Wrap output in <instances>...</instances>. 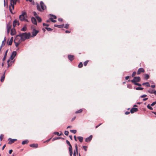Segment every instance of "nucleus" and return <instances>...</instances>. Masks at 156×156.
<instances>
[{
	"instance_id": "nucleus-62",
	"label": "nucleus",
	"mask_w": 156,
	"mask_h": 156,
	"mask_svg": "<svg viewBox=\"0 0 156 156\" xmlns=\"http://www.w3.org/2000/svg\"><path fill=\"white\" fill-rule=\"evenodd\" d=\"M129 76H126L125 77V79L126 80H127L129 78Z\"/></svg>"
},
{
	"instance_id": "nucleus-47",
	"label": "nucleus",
	"mask_w": 156,
	"mask_h": 156,
	"mask_svg": "<svg viewBox=\"0 0 156 156\" xmlns=\"http://www.w3.org/2000/svg\"><path fill=\"white\" fill-rule=\"evenodd\" d=\"M50 15L52 16L54 19H56V18H57V17L55 15H54L53 14H50Z\"/></svg>"
},
{
	"instance_id": "nucleus-50",
	"label": "nucleus",
	"mask_w": 156,
	"mask_h": 156,
	"mask_svg": "<svg viewBox=\"0 0 156 156\" xmlns=\"http://www.w3.org/2000/svg\"><path fill=\"white\" fill-rule=\"evenodd\" d=\"M4 41H2L1 45V46L0 47H1V48H2V47L5 44V43H4Z\"/></svg>"
},
{
	"instance_id": "nucleus-54",
	"label": "nucleus",
	"mask_w": 156,
	"mask_h": 156,
	"mask_svg": "<svg viewBox=\"0 0 156 156\" xmlns=\"http://www.w3.org/2000/svg\"><path fill=\"white\" fill-rule=\"evenodd\" d=\"M43 26H47V27H48L49 26V25L48 24H46L45 23H43Z\"/></svg>"
},
{
	"instance_id": "nucleus-34",
	"label": "nucleus",
	"mask_w": 156,
	"mask_h": 156,
	"mask_svg": "<svg viewBox=\"0 0 156 156\" xmlns=\"http://www.w3.org/2000/svg\"><path fill=\"white\" fill-rule=\"evenodd\" d=\"M143 89V88L140 87H137L136 88V89L137 90H142Z\"/></svg>"
},
{
	"instance_id": "nucleus-44",
	"label": "nucleus",
	"mask_w": 156,
	"mask_h": 156,
	"mask_svg": "<svg viewBox=\"0 0 156 156\" xmlns=\"http://www.w3.org/2000/svg\"><path fill=\"white\" fill-rule=\"evenodd\" d=\"M87 147L86 146H84L83 147V149H84V150H85V151H86L87 150Z\"/></svg>"
},
{
	"instance_id": "nucleus-12",
	"label": "nucleus",
	"mask_w": 156,
	"mask_h": 156,
	"mask_svg": "<svg viewBox=\"0 0 156 156\" xmlns=\"http://www.w3.org/2000/svg\"><path fill=\"white\" fill-rule=\"evenodd\" d=\"M138 109L137 108H132L130 111V112L131 113H133L135 112H136L138 111Z\"/></svg>"
},
{
	"instance_id": "nucleus-30",
	"label": "nucleus",
	"mask_w": 156,
	"mask_h": 156,
	"mask_svg": "<svg viewBox=\"0 0 156 156\" xmlns=\"http://www.w3.org/2000/svg\"><path fill=\"white\" fill-rule=\"evenodd\" d=\"M83 111V110L81 109H79V110L75 112V113L76 114H77L79 113H81Z\"/></svg>"
},
{
	"instance_id": "nucleus-38",
	"label": "nucleus",
	"mask_w": 156,
	"mask_h": 156,
	"mask_svg": "<svg viewBox=\"0 0 156 156\" xmlns=\"http://www.w3.org/2000/svg\"><path fill=\"white\" fill-rule=\"evenodd\" d=\"M61 138H62L61 137H55V138H53L52 140L53 141H54L55 140H58V139H61Z\"/></svg>"
},
{
	"instance_id": "nucleus-60",
	"label": "nucleus",
	"mask_w": 156,
	"mask_h": 156,
	"mask_svg": "<svg viewBox=\"0 0 156 156\" xmlns=\"http://www.w3.org/2000/svg\"><path fill=\"white\" fill-rule=\"evenodd\" d=\"M130 113V112H129L126 111V112L125 114L126 115H128Z\"/></svg>"
},
{
	"instance_id": "nucleus-2",
	"label": "nucleus",
	"mask_w": 156,
	"mask_h": 156,
	"mask_svg": "<svg viewBox=\"0 0 156 156\" xmlns=\"http://www.w3.org/2000/svg\"><path fill=\"white\" fill-rule=\"evenodd\" d=\"M40 6L39 4L37 5V9L39 11L43 12L46 8V6L42 1L40 2Z\"/></svg>"
},
{
	"instance_id": "nucleus-24",
	"label": "nucleus",
	"mask_w": 156,
	"mask_h": 156,
	"mask_svg": "<svg viewBox=\"0 0 156 156\" xmlns=\"http://www.w3.org/2000/svg\"><path fill=\"white\" fill-rule=\"evenodd\" d=\"M77 138L79 140V141L80 142H82L83 140V138L82 136H78L77 137Z\"/></svg>"
},
{
	"instance_id": "nucleus-51",
	"label": "nucleus",
	"mask_w": 156,
	"mask_h": 156,
	"mask_svg": "<svg viewBox=\"0 0 156 156\" xmlns=\"http://www.w3.org/2000/svg\"><path fill=\"white\" fill-rule=\"evenodd\" d=\"M33 13L34 15V16H35L36 18V16H37V13L35 12H34V11L33 12Z\"/></svg>"
},
{
	"instance_id": "nucleus-7",
	"label": "nucleus",
	"mask_w": 156,
	"mask_h": 156,
	"mask_svg": "<svg viewBox=\"0 0 156 156\" xmlns=\"http://www.w3.org/2000/svg\"><path fill=\"white\" fill-rule=\"evenodd\" d=\"M16 51H13L11 54V55L10 57V59L12 60L16 55Z\"/></svg>"
},
{
	"instance_id": "nucleus-37",
	"label": "nucleus",
	"mask_w": 156,
	"mask_h": 156,
	"mask_svg": "<svg viewBox=\"0 0 156 156\" xmlns=\"http://www.w3.org/2000/svg\"><path fill=\"white\" fill-rule=\"evenodd\" d=\"M149 77V75H148L147 74H145V78L146 80H147L148 79Z\"/></svg>"
},
{
	"instance_id": "nucleus-58",
	"label": "nucleus",
	"mask_w": 156,
	"mask_h": 156,
	"mask_svg": "<svg viewBox=\"0 0 156 156\" xmlns=\"http://www.w3.org/2000/svg\"><path fill=\"white\" fill-rule=\"evenodd\" d=\"M58 20L59 21H60V22H62L63 20L62 19V18H58Z\"/></svg>"
},
{
	"instance_id": "nucleus-19",
	"label": "nucleus",
	"mask_w": 156,
	"mask_h": 156,
	"mask_svg": "<svg viewBox=\"0 0 156 156\" xmlns=\"http://www.w3.org/2000/svg\"><path fill=\"white\" fill-rule=\"evenodd\" d=\"M8 51V50H7L5 52L3 58V59H2L3 61H4L5 60L6 58V56H7V53Z\"/></svg>"
},
{
	"instance_id": "nucleus-18",
	"label": "nucleus",
	"mask_w": 156,
	"mask_h": 156,
	"mask_svg": "<svg viewBox=\"0 0 156 156\" xmlns=\"http://www.w3.org/2000/svg\"><path fill=\"white\" fill-rule=\"evenodd\" d=\"M16 34V30L14 29H12L11 30V34L12 35H14Z\"/></svg>"
},
{
	"instance_id": "nucleus-1",
	"label": "nucleus",
	"mask_w": 156,
	"mask_h": 156,
	"mask_svg": "<svg viewBox=\"0 0 156 156\" xmlns=\"http://www.w3.org/2000/svg\"><path fill=\"white\" fill-rule=\"evenodd\" d=\"M20 39L22 41H24L26 39H29L31 37V35L30 33H27L25 32L23 33L19 34Z\"/></svg>"
},
{
	"instance_id": "nucleus-64",
	"label": "nucleus",
	"mask_w": 156,
	"mask_h": 156,
	"mask_svg": "<svg viewBox=\"0 0 156 156\" xmlns=\"http://www.w3.org/2000/svg\"><path fill=\"white\" fill-rule=\"evenodd\" d=\"M69 137L71 140H73V137H72V135H69Z\"/></svg>"
},
{
	"instance_id": "nucleus-29",
	"label": "nucleus",
	"mask_w": 156,
	"mask_h": 156,
	"mask_svg": "<svg viewBox=\"0 0 156 156\" xmlns=\"http://www.w3.org/2000/svg\"><path fill=\"white\" fill-rule=\"evenodd\" d=\"M69 155L70 156H72L73 154V149H69Z\"/></svg>"
},
{
	"instance_id": "nucleus-57",
	"label": "nucleus",
	"mask_w": 156,
	"mask_h": 156,
	"mask_svg": "<svg viewBox=\"0 0 156 156\" xmlns=\"http://www.w3.org/2000/svg\"><path fill=\"white\" fill-rule=\"evenodd\" d=\"M127 87H128V88H129L131 89V88H132V87H131V85H130V84H128V85H127Z\"/></svg>"
},
{
	"instance_id": "nucleus-33",
	"label": "nucleus",
	"mask_w": 156,
	"mask_h": 156,
	"mask_svg": "<svg viewBox=\"0 0 156 156\" xmlns=\"http://www.w3.org/2000/svg\"><path fill=\"white\" fill-rule=\"evenodd\" d=\"M27 30V27L25 26H24L21 30L22 31H25Z\"/></svg>"
},
{
	"instance_id": "nucleus-59",
	"label": "nucleus",
	"mask_w": 156,
	"mask_h": 156,
	"mask_svg": "<svg viewBox=\"0 0 156 156\" xmlns=\"http://www.w3.org/2000/svg\"><path fill=\"white\" fill-rule=\"evenodd\" d=\"M12 150H9V153L10 154L12 153Z\"/></svg>"
},
{
	"instance_id": "nucleus-6",
	"label": "nucleus",
	"mask_w": 156,
	"mask_h": 156,
	"mask_svg": "<svg viewBox=\"0 0 156 156\" xmlns=\"http://www.w3.org/2000/svg\"><path fill=\"white\" fill-rule=\"evenodd\" d=\"M38 32L39 31L38 30H36L35 29H33L31 33L32 35H31V37H35Z\"/></svg>"
},
{
	"instance_id": "nucleus-61",
	"label": "nucleus",
	"mask_w": 156,
	"mask_h": 156,
	"mask_svg": "<svg viewBox=\"0 0 156 156\" xmlns=\"http://www.w3.org/2000/svg\"><path fill=\"white\" fill-rule=\"evenodd\" d=\"M74 139L76 141H77L76 137V136L75 135L74 136Z\"/></svg>"
},
{
	"instance_id": "nucleus-63",
	"label": "nucleus",
	"mask_w": 156,
	"mask_h": 156,
	"mask_svg": "<svg viewBox=\"0 0 156 156\" xmlns=\"http://www.w3.org/2000/svg\"><path fill=\"white\" fill-rule=\"evenodd\" d=\"M151 87L153 88H154L155 87V85H152L151 86Z\"/></svg>"
},
{
	"instance_id": "nucleus-5",
	"label": "nucleus",
	"mask_w": 156,
	"mask_h": 156,
	"mask_svg": "<svg viewBox=\"0 0 156 156\" xmlns=\"http://www.w3.org/2000/svg\"><path fill=\"white\" fill-rule=\"evenodd\" d=\"M140 80V78L139 76H135L133 79L131 80V82L133 83H135L139 82Z\"/></svg>"
},
{
	"instance_id": "nucleus-25",
	"label": "nucleus",
	"mask_w": 156,
	"mask_h": 156,
	"mask_svg": "<svg viewBox=\"0 0 156 156\" xmlns=\"http://www.w3.org/2000/svg\"><path fill=\"white\" fill-rule=\"evenodd\" d=\"M29 143V141L27 140H25L22 141V145H24L26 144H27Z\"/></svg>"
},
{
	"instance_id": "nucleus-56",
	"label": "nucleus",
	"mask_w": 156,
	"mask_h": 156,
	"mask_svg": "<svg viewBox=\"0 0 156 156\" xmlns=\"http://www.w3.org/2000/svg\"><path fill=\"white\" fill-rule=\"evenodd\" d=\"M76 151H74V152L73 154V156H76Z\"/></svg>"
},
{
	"instance_id": "nucleus-3",
	"label": "nucleus",
	"mask_w": 156,
	"mask_h": 156,
	"mask_svg": "<svg viewBox=\"0 0 156 156\" xmlns=\"http://www.w3.org/2000/svg\"><path fill=\"white\" fill-rule=\"evenodd\" d=\"M10 5L9 6V10L10 12L12 14H13L12 12V10L14 9V5L16 4V3L18 1H15L14 0H10Z\"/></svg>"
},
{
	"instance_id": "nucleus-40",
	"label": "nucleus",
	"mask_w": 156,
	"mask_h": 156,
	"mask_svg": "<svg viewBox=\"0 0 156 156\" xmlns=\"http://www.w3.org/2000/svg\"><path fill=\"white\" fill-rule=\"evenodd\" d=\"M75 149H76V150L75 151H76V154H77L78 153V147H77V145L76 144L75 145Z\"/></svg>"
},
{
	"instance_id": "nucleus-36",
	"label": "nucleus",
	"mask_w": 156,
	"mask_h": 156,
	"mask_svg": "<svg viewBox=\"0 0 156 156\" xmlns=\"http://www.w3.org/2000/svg\"><path fill=\"white\" fill-rule=\"evenodd\" d=\"M83 66V63L82 62H80L78 66L79 68H80L82 67Z\"/></svg>"
},
{
	"instance_id": "nucleus-43",
	"label": "nucleus",
	"mask_w": 156,
	"mask_h": 156,
	"mask_svg": "<svg viewBox=\"0 0 156 156\" xmlns=\"http://www.w3.org/2000/svg\"><path fill=\"white\" fill-rule=\"evenodd\" d=\"M69 132L68 131H65L64 132V134L66 136H68L69 135Z\"/></svg>"
},
{
	"instance_id": "nucleus-41",
	"label": "nucleus",
	"mask_w": 156,
	"mask_h": 156,
	"mask_svg": "<svg viewBox=\"0 0 156 156\" xmlns=\"http://www.w3.org/2000/svg\"><path fill=\"white\" fill-rule=\"evenodd\" d=\"M69 26V24L67 23V24H66V25L64 27L65 28L67 29L68 28Z\"/></svg>"
},
{
	"instance_id": "nucleus-23",
	"label": "nucleus",
	"mask_w": 156,
	"mask_h": 156,
	"mask_svg": "<svg viewBox=\"0 0 156 156\" xmlns=\"http://www.w3.org/2000/svg\"><path fill=\"white\" fill-rule=\"evenodd\" d=\"M18 23V21L17 20H14L13 22V27H14Z\"/></svg>"
},
{
	"instance_id": "nucleus-15",
	"label": "nucleus",
	"mask_w": 156,
	"mask_h": 156,
	"mask_svg": "<svg viewBox=\"0 0 156 156\" xmlns=\"http://www.w3.org/2000/svg\"><path fill=\"white\" fill-rule=\"evenodd\" d=\"M30 147H32L37 148L38 147V145L37 144H30Z\"/></svg>"
},
{
	"instance_id": "nucleus-9",
	"label": "nucleus",
	"mask_w": 156,
	"mask_h": 156,
	"mask_svg": "<svg viewBox=\"0 0 156 156\" xmlns=\"http://www.w3.org/2000/svg\"><path fill=\"white\" fill-rule=\"evenodd\" d=\"M8 140H9V142L8 144H11L12 143H13L15 141L17 140V139H12L10 138H9L8 139Z\"/></svg>"
},
{
	"instance_id": "nucleus-39",
	"label": "nucleus",
	"mask_w": 156,
	"mask_h": 156,
	"mask_svg": "<svg viewBox=\"0 0 156 156\" xmlns=\"http://www.w3.org/2000/svg\"><path fill=\"white\" fill-rule=\"evenodd\" d=\"M70 132L74 134H75L76 132V130H70Z\"/></svg>"
},
{
	"instance_id": "nucleus-13",
	"label": "nucleus",
	"mask_w": 156,
	"mask_h": 156,
	"mask_svg": "<svg viewBox=\"0 0 156 156\" xmlns=\"http://www.w3.org/2000/svg\"><path fill=\"white\" fill-rule=\"evenodd\" d=\"M31 21L32 23L35 25H37V20L34 17H32L31 18Z\"/></svg>"
},
{
	"instance_id": "nucleus-10",
	"label": "nucleus",
	"mask_w": 156,
	"mask_h": 156,
	"mask_svg": "<svg viewBox=\"0 0 156 156\" xmlns=\"http://www.w3.org/2000/svg\"><path fill=\"white\" fill-rule=\"evenodd\" d=\"M92 138V136L91 135L89 137L86 138L85 139V141L87 142H89L91 140Z\"/></svg>"
},
{
	"instance_id": "nucleus-21",
	"label": "nucleus",
	"mask_w": 156,
	"mask_h": 156,
	"mask_svg": "<svg viewBox=\"0 0 156 156\" xmlns=\"http://www.w3.org/2000/svg\"><path fill=\"white\" fill-rule=\"evenodd\" d=\"M5 77V75H4V74H2V76H1V79H0V81L2 82H3L4 81V80Z\"/></svg>"
},
{
	"instance_id": "nucleus-53",
	"label": "nucleus",
	"mask_w": 156,
	"mask_h": 156,
	"mask_svg": "<svg viewBox=\"0 0 156 156\" xmlns=\"http://www.w3.org/2000/svg\"><path fill=\"white\" fill-rule=\"evenodd\" d=\"M147 96V95L146 94H144L142 95H141L140 97L141 98H144L146 97Z\"/></svg>"
},
{
	"instance_id": "nucleus-14",
	"label": "nucleus",
	"mask_w": 156,
	"mask_h": 156,
	"mask_svg": "<svg viewBox=\"0 0 156 156\" xmlns=\"http://www.w3.org/2000/svg\"><path fill=\"white\" fill-rule=\"evenodd\" d=\"M74 57V56L73 55H68V59L71 61H73V60Z\"/></svg>"
},
{
	"instance_id": "nucleus-17",
	"label": "nucleus",
	"mask_w": 156,
	"mask_h": 156,
	"mask_svg": "<svg viewBox=\"0 0 156 156\" xmlns=\"http://www.w3.org/2000/svg\"><path fill=\"white\" fill-rule=\"evenodd\" d=\"M64 25V24H62V25H60L55 24L54 26L55 27H57L59 28H62L63 27Z\"/></svg>"
},
{
	"instance_id": "nucleus-49",
	"label": "nucleus",
	"mask_w": 156,
	"mask_h": 156,
	"mask_svg": "<svg viewBox=\"0 0 156 156\" xmlns=\"http://www.w3.org/2000/svg\"><path fill=\"white\" fill-rule=\"evenodd\" d=\"M136 74V72L135 71H134L133 72L132 74V76L133 77Z\"/></svg>"
},
{
	"instance_id": "nucleus-31",
	"label": "nucleus",
	"mask_w": 156,
	"mask_h": 156,
	"mask_svg": "<svg viewBox=\"0 0 156 156\" xmlns=\"http://www.w3.org/2000/svg\"><path fill=\"white\" fill-rule=\"evenodd\" d=\"M151 106V105H150L149 104H148L147 106V107L148 109L151 110H153V108Z\"/></svg>"
},
{
	"instance_id": "nucleus-8",
	"label": "nucleus",
	"mask_w": 156,
	"mask_h": 156,
	"mask_svg": "<svg viewBox=\"0 0 156 156\" xmlns=\"http://www.w3.org/2000/svg\"><path fill=\"white\" fill-rule=\"evenodd\" d=\"M145 70L142 68H140L137 71V74L138 75L140 74L141 73H144Z\"/></svg>"
},
{
	"instance_id": "nucleus-48",
	"label": "nucleus",
	"mask_w": 156,
	"mask_h": 156,
	"mask_svg": "<svg viewBox=\"0 0 156 156\" xmlns=\"http://www.w3.org/2000/svg\"><path fill=\"white\" fill-rule=\"evenodd\" d=\"M156 104V101H154L153 102L151 105V106H154Z\"/></svg>"
},
{
	"instance_id": "nucleus-42",
	"label": "nucleus",
	"mask_w": 156,
	"mask_h": 156,
	"mask_svg": "<svg viewBox=\"0 0 156 156\" xmlns=\"http://www.w3.org/2000/svg\"><path fill=\"white\" fill-rule=\"evenodd\" d=\"M50 19L53 23H55L56 22V20H53L52 18H50Z\"/></svg>"
},
{
	"instance_id": "nucleus-20",
	"label": "nucleus",
	"mask_w": 156,
	"mask_h": 156,
	"mask_svg": "<svg viewBox=\"0 0 156 156\" xmlns=\"http://www.w3.org/2000/svg\"><path fill=\"white\" fill-rule=\"evenodd\" d=\"M7 29H9L10 30H11V25L10 24V22H9L7 24Z\"/></svg>"
},
{
	"instance_id": "nucleus-27",
	"label": "nucleus",
	"mask_w": 156,
	"mask_h": 156,
	"mask_svg": "<svg viewBox=\"0 0 156 156\" xmlns=\"http://www.w3.org/2000/svg\"><path fill=\"white\" fill-rule=\"evenodd\" d=\"M142 84L143 85H145L147 87H150L151 86L148 82L144 83Z\"/></svg>"
},
{
	"instance_id": "nucleus-52",
	"label": "nucleus",
	"mask_w": 156,
	"mask_h": 156,
	"mask_svg": "<svg viewBox=\"0 0 156 156\" xmlns=\"http://www.w3.org/2000/svg\"><path fill=\"white\" fill-rule=\"evenodd\" d=\"M12 41H9L8 43V45H12Z\"/></svg>"
},
{
	"instance_id": "nucleus-32",
	"label": "nucleus",
	"mask_w": 156,
	"mask_h": 156,
	"mask_svg": "<svg viewBox=\"0 0 156 156\" xmlns=\"http://www.w3.org/2000/svg\"><path fill=\"white\" fill-rule=\"evenodd\" d=\"M53 134L55 135H57L58 136H61L62 135V133L59 134V133L58 132H55L53 133Z\"/></svg>"
},
{
	"instance_id": "nucleus-46",
	"label": "nucleus",
	"mask_w": 156,
	"mask_h": 156,
	"mask_svg": "<svg viewBox=\"0 0 156 156\" xmlns=\"http://www.w3.org/2000/svg\"><path fill=\"white\" fill-rule=\"evenodd\" d=\"M134 84L135 85H137L139 86H141V84L137 83H134Z\"/></svg>"
},
{
	"instance_id": "nucleus-45",
	"label": "nucleus",
	"mask_w": 156,
	"mask_h": 156,
	"mask_svg": "<svg viewBox=\"0 0 156 156\" xmlns=\"http://www.w3.org/2000/svg\"><path fill=\"white\" fill-rule=\"evenodd\" d=\"M88 60L86 61H85V62H84L83 63V64L85 66H87V64L88 63Z\"/></svg>"
},
{
	"instance_id": "nucleus-11",
	"label": "nucleus",
	"mask_w": 156,
	"mask_h": 156,
	"mask_svg": "<svg viewBox=\"0 0 156 156\" xmlns=\"http://www.w3.org/2000/svg\"><path fill=\"white\" fill-rule=\"evenodd\" d=\"M21 40V39H19L18 40V42L16 41H14L15 45L16 47H17L21 43L22 41Z\"/></svg>"
},
{
	"instance_id": "nucleus-4",
	"label": "nucleus",
	"mask_w": 156,
	"mask_h": 156,
	"mask_svg": "<svg viewBox=\"0 0 156 156\" xmlns=\"http://www.w3.org/2000/svg\"><path fill=\"white\" fill-rule=\"evenodd\" d=\"M27 16L26 12H22V14L19 16V19L21 21H24L25 17Z\"/></svg>"
},
{
	"instance_id": "nucleus-28",
	"label": "nucleus",
	"mask_w": 156,
	"mask_h": 156,
	"mask_svg": "<svg viewBox=\"0 0 156 156\" xmlns=\"http://www.w3.org/2000/svg\"><path fill=\"white\" fill-rule=\"evenodd\" d=\"M154 90H152L151 89H150L149 90H148V92L150 94H154Z\"/></svg>"
},
{
	"instance_id": "nucleus-16",
	"label": "nucleus",
	"mask_w": 156,
	"mask_h": 156,
	"mask_svg": "<svg viewBox=\"0 0 156 156\" xmlns=\"http://www.w3.org/2000/svg\"><path fill=\"white\" fill-rule=\"evenodd\" d=\"M66 143L69 146L68 148L69 149H73L71 145L70 144L69 142L67 140H66Z\"/></svg>"
},
{
	"instance_id": "nucleus-22",
	"label": "nucleus",
	"mask_w": 156,
	"mask_h": 156,
	"mask_svg": "<svg viewBox=\"0 0 156 156\" xmlns=\"http://www.w3.org/2000/svg\"><path fill=\"white\" fill-rule=\"evenodd\" d=\"M19 34L17 35L16 37L15 38L14 41H16L18 42V40L20 39L19 38V37H20Z\"/></svg>"
},
{
	"instance_id": "nucleus-35",
	"label": "nucleus",
	"mask_w": 156,
	"mask_h": 156,
	"mask_svg": "<svg viewBox=\"0 0 156 156\" xmlns=\"http://www.w3.org/2000/svg\"><path fill=\"white\" fill-rule=\"evenodd\" d=\"M45 29L48 31H51L53 30L52 29L49 27H45Z\"/></svg>"
},
{
	"instance_id": "nucleus-26",
	"label": "nucleus",
	"mask_w": 156,
	"mask_h": 156,
	"mask_svg": "<svg viewBox=\"0 0 156 156\" xmlns=\"http://www.w3.org/2000/svg\"><path fill=\"white\" fill-rule=\"evenodd\" d=\"M36 18L39 22H41L42 21L41 18L39 16H36Z\"/></svg>"
},
{
	"instance_id": "nucleus-55",
	"label": "nucleus",
	"mask_w": 156,
	"mask_h": 156,
	"mask_svg": "<svg viewBox=\"0 0 156 156\" xmlns=\"http://www.w3.org/2000/svg\"><path fill=\"white\" fill-rule=\"evenodd\" d=\"M3 136V135L2 134H1L0 136V140L1 141H2V137Z\"/></svg>"
}]
</instances>
